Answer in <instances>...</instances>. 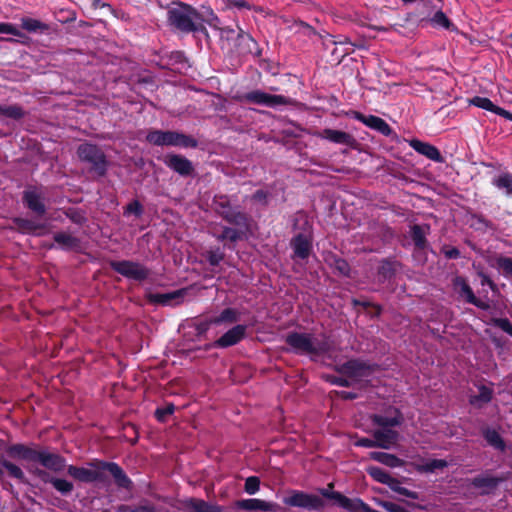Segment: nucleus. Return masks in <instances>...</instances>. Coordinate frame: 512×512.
<instances>
[{
  "mask_svg": "<svg viewBox=\"0 0 512 512\" xmlns=\"http://www.w3.org/2000/svg\"><path fill=\"white\" fill-rule=\"evenodd\" d=\"M286 341L292 348L306 354L318 355L330 350V343L325 336L292 333L287 336Z\"/></svg>",
  "mask_w": 512,
  "mask_h": 512,
  "instance_id": "nucleus-2",
  "label": "nucleus"
},
{
  "mask_svg": "<svg viewBox=\"0 0 512 512\" xmlns=\"http://www.w3.org/2000/svg\"><path fill=\"white\" fill-rule=\"evenodd\" d=\"M238 320V313L233 309H225L219 316L209 320L208 324H219L223 322L233 323Z\"/></svg>",
  "mask_w": 512,
  "mask_h": 512,
  "instance_id": "nucleus-35",
  "label": "nucleus"
},
{
  "mask_svg": "<svg viewBox=\"0 0 512 512\" xmlns=\"http://www.w3.org/2000/svg\"><path fill=\"white\" fill-rule=\"evenodd\" d=\"M34 462H39L45 468L54 472H60L65 468V459L63 457L45 450H37Z\"/></svg>",
  "mask_w": 512,
  "mask_h": 512,
  "instance_id": "nucleus-8",
  "label": "nucleus"
},
{
  "mask_svg": "<svg viewBox=\"0 0 512 512\" xmlns=\"http://www.w3.org/2000/svg\"><path fill=\"white\" fill-rule=\"evenodd\" d=\"M223 2L228 8H236L239 10L251 8L250 4L245 0H223Z\"/></svg>",
  "mask_w": 512,
  "mask_h": 512,
  "instance_id": "nucleus-48",
  "label": "nucleus"
},
{
  "mask_svg": "<svg viewBox=\"0 0 512 512\" xmlns=\"http://www.w3.org/2000/svg\"><path fill=\"white\" fill-rule=\"evenodd\" d=\"M372 421L382 427H394L402 423V416L397 409L390 408L386 415L374 414L371 416Z\"/></svg>",
  "mask_w": 512,
  "mask_h": 512,
  "instance_id": "nucleus-21",
  "label": "nucleus"
},
{
  "mask_svg": "<svg viewBox=\"0 0 512 512\" xmlns=\"http://www.w3.org/2000/svg\"><path fill=\"white\" fill-rule=\"evenodd\" d=\"M68 474L81 482H92L99 476L98 472L94 469L76 467L72 465L68 467Z\"/></svg>",
  "mask_w": 512,
  "mask_h": 512,
  "instance_id": "nucleus-25",
  "label": "nucleus"
},
{
  "mask_svg": "<svg viewBox=\"0 0 512 512\" xmlns=\"http://www.w3.org/2000/svg\"><path fill=\"white\" fill-rule=\"evenodd\" d=\"M321 493L324 497H327V498H330V499H333L332 495L335 493V492H330L328 489H322L321 490Z\"/></svg>",
  "mask_w": 512,
  "mask_h": 512,
  "instance_id": "nucleus-63",
  "label": "nucleus"
},
{
  "mask_svg": "<svg viewBox=\"0 0 512 512\" xmlns=\"http://www.w3.org/2000/svg\"><path fill=\"white\" fill-rule=\"evenodd\" d=\"M433 8L435 10H434L432 16L430 17V19L428 21H430L434 25L441 26V27H444V28H449L450 21L446 17V15L440 10V6L434 4Z\"/></svg>",
  "mask_w": 512,
  "mask_h": 512,
  "instance_id": "nucleus-36",
  "label": "nucleus"
},
{
  "mask_svg": "<svg viewBox=\"0 0 512 512\" xmlns=\"http://www.w3.org/2000/svg\"><path fill=\"white\" fill-rule=\"evenodd\" d=\"M454 285L458 292L460 293V295L464 297L468 303H471L483 310L489 309V305L486 302L481 301L475 297L471 287L468 285L465 279L461 277L456 278L454 281Z\"/></svg>",
  "mask_w": 512,
  "mask_h": 512,
  "instance_id": "nucleus-14",
  "label": "nucleus"
},
{
  "mask_svg": "<svg viewBox=\"0 0 512 512\" xmlns=\"http://www.w3.org/2000/svg\"><path fill=\"white\" fill-rule=\"evenodd\" d=\"M390 488L401 495H405L406 491L408 490L407 488L402 487L396 479L394 480V484L390 485Z\"/></svg>",
  "mask_w": 512,
  "mask_h": 512,
  "instance_id": "nucleus-56",
  "label": "nucleus"
},
{
  "mask_svg": "<svg viewBox=\"0 0 512 512\" xmlns=\"http://www.w3.org/2000/svg\"><path fill=\"white\" fill-rule=\"evenodd\" d=\"M379 505L388 512H408L405 508L388 501H380Z\"/></svg>",
  "mask_w": 512,
  "mask_h": 512,
  "instance_id": "nucleus-51",
  "label": "nucleus"
},
{
  "mask_svg": "<svg viewBox=\"0 0 512 512\" xmlns=\"http://www.w3.org/2000/svg\"><path fill=\"white\" fill-rule=\"evenodd\" d=\"M0 33L20 36L19 30L15 26L8 23H0Z\"/></svg>",
  "mask_w": 512,
  "mask_h": 512,
  "instance_id": "nucleus-53",
  "label": "nucleus"
},
{
  "mask_svg": "<svg viewBox=\"0 0 512 512\" xmlns=\"http://www.w3.org/2000/svg\"><path fill=\"white\" fill-rule=\"evenodd\" d=\"M242 100L249 103L264 105L268 107H276L291 104V99L282 95H272L260 90L251 91L242 97Z\"/></svg>",
  "mask_w": 512,
  "mask_h": 512,
  "instance_id": "nucleus-6",
  "label": "nucleus"
},
{
  "mask_svg": "<svg viewBox=\"0 0 512 512\" xmlns=\"http://www.w3.org/2000/svg\"><path fill=\"white\" fill-rule=\"evenodd\" d=\"M412 239L418 248H423L425 245V232L420 226L412 228Z\"/></svg>",
  "mask_w": 512,
  "mask_h": 512,
  "instance_id": "nucleus-43",
  "label": "nucleus"
},
{
  "mask_svg": "<svg viewBox=\"0 0 512 512\" xmlns=\"http://www.w3.org/2000/svg\"><path fill=\"white\" fill-rule=\"evenodd\" d=\"M106 469L115 478L117 484L121 487L128 488L130 480L127 478L123 470L115 463L106 464Z\"/></svg>",
  "mask_w": 512,
  "mask_h": 512,
  "instance_id": "nucleus-32",
  "label": "nucleus"
},
{
  "mask_svg": "<svg viewBox=\"0 0 512 512\" xmlns=\"http://www.w3.org/2000/svg\"><path fill=\"white\" fill-rule=\"evenodd\" d=\"M355 445L368 447V448L377 447L376 439L374 437H373V439H369V438L359 439L358 441L355 442Z\"/></svg>",
  "mask_w": 512,
  "mask_h": 512,
  "instance_id": "nucleus-54",
  "label": "nucleus"
},
{
  "mask_svg": "<svg viewBox=\"0 0 512 512\" xmlns=\"http://www.w3.org/2000/svg\"><path fill=\"white\" fill-rule=\"evenodd\" d=\"M146 140L157 146H197V141L192 137L174 131L154 130L147 134Z\"/></svg>",
  "mask_w": 512,
  "mask_h": 512,
  "instance_id": "nucleus-3",
  "label": "nucleus"
},
{
  "mask_svg": "<svg viewBox=\"0 0 512 512\" xmlns=\"http://www.w3.org/2000/svg\"><path fill=\"white\" fill-rule=\"evenodd\" d=\"M219 19L211 12V19L209 20V24L214 26L220 30V36L222 39L227 41H235L238 39L243 33L242 29L235 25V27H219Z\"/></svg>",
  "mask_w": 512,
  "mask_h": 512,
  "instance_id": "nucleus-24",
  "label": "nucleus"
},
{
  "mask_svg": "<svg viewBox=\"0 0 512 512\" xmlns=\"http://www.w3.org/2000/svg\"><path fill=\"white\" fill-rule=\"evenodd\" d=\"M440 0H419L416 3V8L418 11V16L421 20H429L434 12L433 5H439Z\"/></svg>",
  "mask_w": 512,
  "mask_h": 512,
  "instance_id": "nucleus-30",
  "label": "nucleus"
},
{
  "mask_svg": "<svg viewBox=\"0 0 512 512\" xmlns=\"http://www.w3.org/2000/svg\"><path fill=\"white\" fill-rule=\"evenodd\" d=\"M493 184L499 189H505L507 194H512V175L503 174L494 179Z\"/></svg>",
  "mask_w": 512,
  "mask_h": 512,
  "instance_id": "nucleus-41",
  "label": "nucleus"
},
{
  "mask_svg": "<svg viewBox=\"0 0 512 512\" xmlns=\"http://www.w3.org/2000/svg\"><path fill=\"white\" fill-rule=\"evenodd\" d=\"M8 453L10 456L14 458H20L23 459L29 463H34L37 450L32 449L30 447L18 444L13 445L8 449Z\"/></svg>",
  "mask_w": 512,
  "mask_h": 512,
  "instance_id": "nucleus-27",
  "label": "nucleus"
},
{
  "mask_svg": "<svg viewBox=\"0 0 512 512\" xmlns=\"http://www.w3.org/2000/svg\"><path fill=\"white\" fill-rule=\"evenodd\" d=\"M367 472L372 478L380 483L386 484L389 487L391 484H394L395 478H393L389 473L379 467H368Z\"/></svg>",
  "mask_w": 512,
  "mask_h": 512,
  "instance_id": "nucleus-33",
  "label": "nucleus"
},
{
  "mask_svg": "<svg viewBox=\"0 0 512 512\" xmlns=\"http://www.w3.org/2000/svg\"><path fill=\"white\" fill-rule=\"evenodd\" d=\"M332 382H333V383H335V384H338V385H340V386H348V385H349L348 380H346V379H344V378H342V377L334 378V379L332 380Z\"/></svg>",
  "mask_w": 512,
  "mask_h": 512,
  "instance_id": "nucleus-60",
  "label": "nucleus"
},
{
  "mask_svg": "<svg viewBox=\"0 0 512 512\" xmlns=\"http://www.w3.org/2000/svg\"><path fill=\"white\" fill-rule=\"evenodd\" d=\"M404 496L412 498V499H418V494L416 492H413L410 490H407Z\"/></svg>",
  "mask_w": 512,
  "mask_h": 512,
  "instance_id": "nucleus-62",
  "label": "nucleus"
},
{
  "mask_svg": "<svg viewBox=\"0 0 512 512\" xmlns=\"http://www.w3.org/2000/svg\"><path fill=\"white\" fill-rule=\"evenodd\" d=\"M130 512H155V509L153 506L144 505V506L136 507L135 509L131 510Z\"/></svg>",
  "mask_w": 512,
  "mask_h": 512,
  "instance_id": "nucleus-57",
  "label": "nucleus"
},
{
  "mask_svg": "<svg viewBox=\"0 0 512 512\" xmlns=\"http://www.w3.org/2000/svg\"><path fill=\"white\" fill-rule=\"evenodd\" d=\"M470 104L479 107L481 109H485L487 111L494 112L510 121H512V113H510L507 110H504L501 107H498L492 103V101L486 97H480L476 96L472 98L470 101Z\"/></svg>",
  "mask_w": 512,
  "mask_h": 512,
  "instance_id": "nucleus-22",
  "label": "nucleus"
},
{
  "mask_svg": "<svg viewBox=\"0 0 512 512\" xmlns=\"http://www.w3.org/2000/svg\"><path fill=\"white\" fill-rule=\"evenodd\" d=\"M30 471L45 482H50L53 487L62 494H69L73 490V484L60 478H50L48 473L39 468L30 466Z\"/></svg>",
  "mask_w": 512,
  "mask_h": 512,
  "instance_id": "nucleus-13",
  "label": "nucleus"
},
{
  "mask_svg": "<svg viewBox=\"0 0 512 512\" xmlns=\"http://www.w3.org/2000/svg\"><path fill=\"white\" fill-rule=\"evenodd\" d=\"M78 158L88 163L91 170L95 171L98 175L102 176L106 172L107 161L104 153L96 145L90 143H83L77 148Z\"/></svg>",
  "mask_w": 512,
  "mask_h": 512,
  "instance_id": "nucleus-4",
  "label": "nucleus"
},
{
  "mask_svg": "<svg viewBox=\"0 0 512 512\" xmlns=\"http://www.w3.org/2000/svg\"><path fill=\"white\" fill-rule=\"evenodd\" d=\"M369 456L371 459L389 467H400L404 464L403 460L399 459L393 454L385 452H371Z\"/></svg>",
  "mask_w": 512,
  "mask_h": 512,
  "instance_id": "nucleus-29",
  "label": "nucleus"
},
{
  "mask_svg": "<svg viewBox=\"0 0 512 512\" xmlns=\"http://www.w3.org/2000/svg\"><path fill=\"white\" fill-rule=\"evenodd\" d=\"M260 488V480L258 477L251 476L248 477L245 481V491L248 494H255Z\"/></svg>",
  "mask_w": 512,
  "mask_h": 512,
  "instance_id": "nucleus-44",
  "label": "nucleus"
},
{
  "mask_svg": "<svg viewBox=\"0 0 512 512\" xmlns=\"http://www.w3.org/2000/svg\"><path fill=\"white\" fill-rule=\"evenodd\" d=\"M185 506L189 512H221L222 509L218 505L207 503L200 499L191 498L185 502Z\"/></svg>",
  "mask_w": 512,
  "mask_h": 512,
  "instance_id": "nucleus-26",
  "label": "nucleus"
},
{
  "mask_svg": "<svg viewBox=\"0 0 512 512\" xmlns=\"http://www.w3.org/2000/svg\"><path fill=\"white\" fill-rule=\"evenodd\" d=\"M0 114H4L6 116L12 117V118H20L23 116V111L18 106H9V107H2V111H0Z\"/></svg>",
  "mask_w": 512,
  "mask_h": 512,
  "instance_id": "nucleus-46",
  "label": "nucleus"
},
{
  "mask_svg": "<svg viewBox=\"0 0 512 512\" xmlns=\"http://www.w3.org/2000/svg\"><path fill=\"white\" fill-rule=\"evenodd\" d=\"M126 212L139 215L141 213V205L137 201L132 202L127 206Z\"/></svg>",
  "mask_w": 512,
  "mask_h": 512,
  "instance_id": "nucleus-55",
  "label": "nucleus"
},
{
  "mask_svg": "<svg viewBox=\"0 0 512 512\" xmlns=\"http://www.w3.org/2000/svg\"><path fill=\"white\" fill-rule=\"evenodd\" d=\"M167 15L169 25L177 30L192 32L200 27L199 14L195 9L183 3H172L168 7Z\"/></svg>",
  "mask_w": 512,
  "mask_h": 512,
  "instance_id": "nucleus-1",
  "label": "nucleus"
},
{
  "mask_svg": "<svg viewBox=\"0 0 512 512\" xmlns=\"http://www.w3.org/2000/svg\"><path fill=\"white\" fill-rule=\"evenodd\" d=\"M284 504L291 507L305 508L308 510H322L324 501L314 494H308L302 491L291 490L283 500Z\"/></svg>",
  "mask_w": 512,
  "mask_h": 512,
  "instance_id": "nucleus-5",
  "label": "nucleus"
},
{
  "mask_svg": "<svg viewBox=\"0 0 512 512\" xmlns=\"http://www.w3.org/2000/svg\"><path fill=\"white\" fill-rule=\"evenodd\" d=\"M471 226H474L476 228H492L493 225L491 222H489L488 220H486L485 218H483L482 216L480 215H474L472 216L471 218Z\"/></svg>",
  "mask_w": 512,
  "mask_h": 512,
  "instance_id": "nucleus-47",
  "label": "nucleus"
},
{
  "mask_svg": "<svg viewBox=\"0 0 512 512\" xmlns=\"http://www.w3.org/2000/svg\"><path fill=\"white\" fill-rule=\"evenodd\" d=\"M485 438L486 440L488 441V443L490 445H492L493 447L499 449V450H503L504 449V442L502 441L500 435L494 431V430H487L485 432Z\"/></svg>",
  "mask_w": 512,
  "mask_h": 512,
  "instance_id": "nucleus-42",
  "label": "nucleus"
},
{
  "mask_svg": "<svg viewBox=\"0 0 512 512\" xmlns=\"http://www.w3.org/2000/svg\"><path fill=\"white\" fill-rule=\"evenodd\" d=\"M493 323L497 327L502 329L504 332H506L507 334L512 336V324L510 323V321L508 319H503V318L494 319Z\"/></svg>",
  "mask_w": 512,
  "mask_h": 512,
  "instance_id": "nucleus-50",
  "label": "nucleus"
},
{
  "mask_svg": "<svg viewBox=\"0 0 512 512\" xmlns=\"http://www.w3.org/2000/svg\"><path fill=\"white\" fill-rule=\"evenodd\" d=\"M409 144L415 151L426 156L428 159L435 162H443V157L435 146L416 139L411 140Z\"/></svg>",
  "mask_w": 512,
  "mask_h": 512,
  "instance_id": "nucleus-18",
  "label": "nucleus"
},
{
  "mask_svg": "<svg viewBox=\"0 0 512 512\" xmlns=\"http://www.w3.org/2000/svg\"><path fill=\"white\" fill-rule=\"evenodd\" d=\"M448 466L446 460L443 459H432L429 460L418 467V470L421 472H434L438 469H444Z\"/></svg>",
  "mask_w": 512,
  "mask_h": 512,
  "instance_id": "nucleus-38",
  "label": "nucleus"
},
{
  "mask_svg": "<svg viewBox=\"0 0 512 512\" xmlns=\"http://www.w3.org/2000/svg\"><path fill=\"white\" fill-rule=\"evenodd\" d=\"M24 200L27 203V206L36 213L42 215L45 212V207L39 195L35 191H26L24 194Z\"/></svg>",
  "mask_w": 512,
  "mask_h": 512,
  "instance_id": "nucleus-31",
  "label": "nucleus"
},
{
  "mask_svg": "<svg viewBox=\"0 0 512 512\" xmlns=\"http://www.w3.org/2000/svg\"><path fill=\"white\" fill-rule=\"evenodd\" d=\"M234 507L246 511H276L277 505L261 499L251 498L238 500Z\"/></svg>",
  "mask_w": 512,
  "mask_h": 512,
  "instance_id": "nucleus-10",
  "label": "nucleus"
},
{
  "mask_svg": "<svg viewBox=\"0 0 512 512\" xmlns=\"http://www.w3.org/2000/svg\"><path fill=\"white\" fill-rule=\"evenodd\" d=\"M503 478L496 477H488V476H479L475 477L471 480V484L476 489L480 490L481 494H488L492 490H494L500 482H502Z\"/></svg>",
  "mask_w": 512,
  "mask_h": 512,
  "instance_id": "nucleus-23",
  "label": "nucleus"
},
{
  "mask_svg": "<svg viewBox=\"0 0 512 512\" xmlns=\"http://www.w3.org/2000/svg\"><path fill=\"white\" fill-rule=\"evenodd\" d=\"M354 115L356 119L364 123L366 126L379 131L383 135L388 136L392 132L389 125L383 119L377 116H365L359 112H355Z\"/></svg>",
  "mask_w": 512,
  "mask_h": 512,
  "instance_id": "nucleus-20",
  "label": "nucleus"
},
{
  "mask_svg": "<svg viewBox=\"0 0 512 512\" xmlns=\"http://www.w3.org/2000/svg\"><path fill=\"white\" fill-rule=\"evenodd\" d=\"M292 246L297 257L303 259L309 255L311 243L308 237L302 234L297 235L292 241Z\"/></svg>",
  "mask_w": 512,
  "mask_h": 512,
  "instance_id": "nucleus-28",
  "label": "nucleus"
},
{
  "mask_svg": "<svg viewBox=\"0 0 512 512\" xmlns=\"http://www.w3.org/2000/svg\"><path fill=\"white\" fill-rule=\"evenodd\" d=\"M174 412V405L173 404H167L163 408H158L155 411V416L159 421H165L166 417L171 415Z\"/></svg>",
  "mask_w": 512,
  "mask_h": 512,
  "instance_id": "nucleus-45",
  "label": "nucleus"
},
{
  "mask_svg": "<svg viewBox=\"0 0 512 512\" xmlns=\"http://www.w3.org/2000/svg\"><path fill=\"white\" fill-rule=\"evenodd\" d=\"M336 267L337 269L343 273V274H346L347 271H348V265L345 261L341 260V261H338L337 264H336Z\"/></svg>",
  "mask_w": 512,
  "mask_h": 512,
  "instance_id": "nucleus-58",
  "label": "nucleus"
},
{
  "mask_svg": "<svg viewBox=\"0 0 512 512\" xmlns=\"http://www.w3.org/2000/svg\"><path fill=\"white\" fill-rule=\"evenodd\" d=\"M499 268H501L506 274L512 276V259L508 257H501L497 260Z\"/></svg>",
  "mask_w": 512,
  "mask_h": 512,
  "instance_id": "nucleus-49",
  "label": "nucleus"
},
{
  "mask_svg": "<svg viewBox=\"0 0 512 512\" xmlns=\"http://www.w3.org/2000/svg\"><path fill=\"white\" fill-rule=\"evenodd\" d=\"M111 267L125 277L141 280L148 276V271L138 263L131 261H114Z\"/></svg>",
  "mask_w": 512,
  "mask_h": 512,
  "instance_id": "nucleus-7",
  "label": "nucleus"
},
{
  "mask_svg": "<svg viewBox=\"0 0 512 512\" xmlns=\"http://www.w3.org/2000/svg\"><path fill=\"white\" fill-rule=\"evenodd\" d=\"M187 294L186 289H179L169 293H156L150 294L149 300L156 304L172 305L179 304L183 301L184 296Z\"/></svg>",
  "mask_w": 512,
  "mask_h": 512,
  "instance_id": "nucleus-15",
  "label": "nucleus"
},
{
  "mask_svg": "<svg viewBox=\"0 0 512 512\" xmlns=\"http://www.w3.org/2000/svg\"><path fill=\"white\" fill-rule=\"evenodd\" d=\"M481 277H482V285L488 284L491 288L494 287L493 282L486 275H481Z\"/></svg>",
  "mask_w": 512,
  "mask_h": 512,
  "instance_id": "nucleus-61",
  "label": "nucleus"
},
{
  "mask_svg": "<svg viewBox=\"0 0 512 512\" xmlns=\"http://www.w3.org/2000/svg\"><path fill=\"white\" fill-rule=\"evenodd\" d=\"M316 136L337 144H343L347 146L353 145L355 141L350 134L334 129H324L323 131L316 133Z\"/></svg>",
  "mask_w": 512,
  "mask_h": 512,
  "instance_id": "nucleus-19",
  "label": "nucleus"
},
{
  "mask_svg": "<svg viewBox=\"0 0 512 512\" xmlns=\"http://www.w3.org/2000/svg\"><path fill=\"white\" fill-rule=\"evenodd\" d=\"M373 437L376 439L377 447L390 449L396 446L399 440V433L391 429H381L374 431Z\"/></svg>",
  "mask_w": 512,
  "mask_h": 512,
  "instance_id": "nucleus-16",
  "label": "nucleus"
},
{
  "mask_svg": "<svg viewBox=\"0 0 512 512\" xmlns=\"http://www.w3.org/2000/svg\"><path fill=\"white\" fill-rule=\"evenodd\" d=\"M164 162L169 168L182 176H188L193 172L192 163L183 156L175 154L167 155Z\"/></svg>",
  "mask_w": 512,
  "mask_h": 512,
  "instance_id": "nucleus-11",
  "label": "nucleus"
},
{
  "mask_svg": "<svg viewBox=\"0 0 512 512\" xmlns=\"http://www.w3.org/2000/svg\"><path fill=\"white\" fill-rule=\"evenodd\" d=\"M1 464L7 470L9 476L18 479L21 482H25V475L19 466L7 460H2Z\"/></svg>",
  "mask_w": 512,
  "mask_h": 512,
  "instance_id": "nucleus-40",
  "label": "nucleus"
},
{
  "mask_svg": "<svg viewBox=\"0 0 512 512\" xmlns=\"http://www.w3.org/2000/svg\"><path fill=\"white\" fill-rule=\"evenodd\" d=\"M340 371L348 377L358 380L368 376L371 373V368L363 362L351 360L343 364Z\"/></svg>",
  "mask_w": 512,
  "mask_h": 512,
  "instance_id": "nucleus-12",
  "label": "nucleus"
},
{
  "mask_svg": "<svg viewBox=\"0 0 512 512\" xmlns=\"http://www.w3.org/2000/svg\"><path fill=\"white\" fill-rule=\"evenodd\" d=\"M21 26L23 29L29 32L44 31L48 29V26L39 20L33 18H22Z\"/></svg>",
  "mask_w": 512,
  "mask_h": 512,
  "instance_id": "nucleus-39",
  "label": "nucleus"
},
{
  "mask_svg": "<svg viewBox=\"0 0 512 512\" xmlns=\"http://www.w3.org/2000/svg\"><path fill=\"white\" fill-rule=\"evenodd\" d=\"M253 199L261 202L265 201L266 193L264 191L259 190L253 195Z\"/></svg>",
  "mask_w": 512,
  "mask_h": 512,
  "instance_id": "nucleus-59",
  "label": "nucleus"
},
{
  "mask_svg": "<svg viewBox=\"0 0 512 512\" xmlns=\"http://www.w3.org/2000/svg\"><path fill=\"white\" fill-rule=\"evenodd\" d=\"M54 240L59 246L65 249L76 248L79 244V241L76 237L66 232H60L55 234Z\"/></svg>",
  "mask_w": 512,
  "mask_h": 512,
  "instance_id": "nucleus-34",
  "label": "nucleus"
},
{
  "mask_svg": "<svg viewBox=\"0 0 512 512\" xmlns=\"http://www.w3.org/2000/svg\"><path fill=\"white\" fill-rule=\"evenodd\" d=\"M246 334L245 325H236L222 335L216 342L215 345L221 348H227L240 342Z\"/></svg>",
  "mask_w": 512,
  "mask_h": 512,
  "instance_id": "nucleus-9",
  "label": "nucleus"
},
{
  "mask_svg": "<svg viewBox=\"0 0 512 512\" xmlns=\"http://www.w3.org/2000/svg\"><path fill=\"white\" fill-rule=\"evenodd\" d=\"M215 209L231 223L240 224L245 220L244 215L233 210L228 201L222 197L215 202Z\"/></svg>",
  "mask_w": 512,
  "mask_h": 512,
  "instance_id": "nucleus-17",
  "label": "nucleus"
},
{
  "mask_svg": "<svg viewBox=\"0 0 512 512\" xmlns=\"http://www.w3.org/2000/svg\"><path fill=\"white\" fill-rule=\"evenodd\" d=\"M492 391L487 387H480L479 394L470 397V403L472 405L481 406L491 400Z\"/></svg>",
  "mask_w": 512,
  "mask_h": 512,
  "instance_id": "nucleus-37",
  "label": "nucleus"
},
{
  "mask_svg": "<svg viewBox=\"0 0 512 512\" xmlns=\"http://www.w3.org/2000/svg\"><path fill=\"white\" fill-rule=\"evenodd\" d=\"M341 395H342V397H343V398H345V399H351V398H353V397H354V396H353L351 393H349V392H342V394H341Z\"/></svg>",
  "mask_w": 512,
  "mask_h": 512,
  "instance_id": "nucleus-64",
  "label": "nucleus"
},
{
  "mask_svg": "<svg viewBox=\"0 0 512 512\" xmlns=\"http://www.w3.org/2000/svg\"><path fill=\"white\" fill-rule=\"evenodd\" d=\"M222 240H231L235 241L238 238V233L236 230L231 228H224L221 234L218 236Z\"/></svg>",
  "mask_w": 512,
  "mask_h": 512,
  "instance_id": "nucleus-52",
  "label": "nucleus"
}]
</instances>
